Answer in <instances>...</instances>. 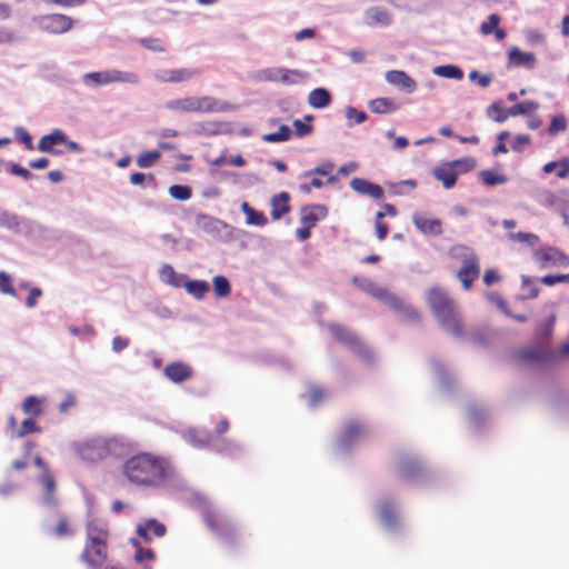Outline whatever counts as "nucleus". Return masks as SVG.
I'll list each match as a JSON object with an SVG mask.
<instances>
[{
    "label": "nucleus",
    "mask_w": 569,
    "mask_h": 569,
    "mask_svg": "<svg viewBox=\"0 0 569 569\" xmlns=\"http://www.w3.org/2000/svg\"><path fill=\"white\" fill-rule=\"evenodd\" d=\"M122 471L130 483L146 488L164 487L174 477L170 461L150 452L130 457L123 463Z\"/></svg>",
    "instance_id": "obj_1"
},
{
    "label": "nucleus",
    "mask_w": 569,
    "mask_h": 569,
    "mask_svg": "<svg viewBox=\"0 0 569 569\" xmlns=\"http://www.w3.org/2000/svg\"><path fill=\"white\" fill-rule=\"evenodd\" d=\"M110 531L107 525L91 520L86 526V539L79 561L87 569H101L109 558Z\"/></svg>",
    "instance_id": "obj_2"
},
{
    "label": "nucleus",
    "mask_w": 569,
    "mask_h": 569,
    "mask_svg": "<svg viewBox=\"0 0 569 569\" xmlns=\"http://www.w3.org/2000/svg\"><path fill=\"white\" fill-rule=\"evenodd\" d=\"M164 109L178 113H220L232 109L227 101L211 96H188L177 99H170L164 102Z\"/></svg>",
    "instance_id": "obj_3"
},
{
    "label": "nucleus",
    "mask_w": 569,
    "mask_h": 569,
    "mask_svg": "<svg viewBox=\"0 0 569 569\" xmlns=\"http://www.w3.org/2000/svg\"><path fill=\"white\" fill-rule=\"evenodd\" d=\"M0 227L29 240L51 241L58 239L57 231L7 210L1 212Z\"/></svg>",
    "instance_id": "obj_4"
},
{
    "label": "nucleus",
    "mask_w": 569,
    "mask_h": 569,
    "mask_svg": "<svg viewBox=\"0 0 569 569\" xmlns=\"http://www.w3.org/2000/svg\"><path fill=\"white\" fill-rule=\"evenodd\" d=\"M428 300L433 315L441 325L451 333L460 336L462 325L453 301L437 287L430 289Z\"/></svg>",
    "instance_id": "obj_5"
},
{
    "label": "nucleus",
    "mask_w": 569,
    "mask_h": 569,
    "mask_svg": "<svg viewBox=\"0 0 569 569\" xmlns=\"http://www.w3.org/2000/svg\"><path fill=\"white\" fill-rule=\"evenodd\" d=\"M32 21L42 32L54 36L67 33L74 27V20L63 13L39 14Z\"/></svg>",
    "instance_id": "obj_6"
},
{
    "label": "nucleus",
    "mask_w": 569,
    "mask_h": 569,
    "mask_svg": "<svg viewBox=\"0 0 569 569\" xmlns=\"http://www.w3.org/2000/svg\"><path fill=\"white\" fill-rule=\"evenodd\" d=\"M196 226L216 239L229 240L233 238L234 232H239L236 228L224 221L204 213H198L194 218Z\"/></svg>",
    "instance_id": "obj_7"
},
{
    "label": "nucleus",
    "mask_w": 569,
    "mask_h": 569,
    "mask_svg": "<svg viewBox=\"0 0 569 569\" xmlns=\"http://www.w3.org/2000/svg\"><path fill=\"white\" fill-rule=\"evenodd\" d=\"M113 440L107 438H94L80 445L78 451L82 460L96 462L106 459L111 455Z\"/></svg>",
    "instance_id": "obj_8"
},
{
    "label": "nucleus",
    "mask_w": 569,
    "mask_h": 569,
    "mask_svg": "<svg viewBox=\"0 0 569 569\" xmlns=\"http://www.w3.org/2000/svg\"><path fill=\"white\" fill-rule=\"evenodd\" d=\"M475 160L471 158L456 160L433 169L432 174L436 180L440 181L445 189H451L457 181L458 171L456 167H463V171H468L475 167Z\"/></svg>",
    "instance_id": "obj_9"
},
{
    "label": "nucleus",
    "mask_w": 569,
    "mask_h": 569,
    "mask_svg": "<svg viewBox=\"0 0 569 569\" xmlns=\"http://www.w3.org/2000/svg\"><path fill=\"white\" fill-rule=\"evenodd\" d=\"M366 292L368 295H371L379 300H381L385 305L389 306L390 308L400 311L405 313L409 319L411 320H419L420 316L419 313L412 309L410 306H407L405 301H402L400 298L391 295L386 290L385 288H373V287H363Z\"/></svg>",
    "instance_id": "obj_10"
},
{
    "label": "nucleus",
    "mask_w": 569,
    "mask_h": 569,
    "mask_svg": "<svg viewBox=\"0 0 569 569\" xmlns=\"http://www.w3.org/2000/svg\"><path fill=\"white\" fill-rule=\"evenodd\" d=\"M200 76L197 68L181 69H158L153 73V79L159 83H181L188 82Z\"/></svg>",
    "instance_id": "obj_11"
},
{
    "label": "nucleus",
    "mask_w": 569,
    "mask_h": 569,
    "mask_svg": "<svg viewBox=\"0 0 569 569\" xmlns=\"http://www.w3.org/2000/svg\"><path fill=\"white\" fill-rule=\"evenodd\" d=\"M203 521L211 531L228 541H230L236 535L232 523L214 510L209 509L204 511Z\"/></svg>",
    "instance_id": "obj_12"
},
{
    "label": "nucleus",
    "mask_w": 569,
    "mask_h": 569,
    "mask_svg": "<svg viewBox=\"0 0 569 569\" xmlns=\"http://www.w3.org/2000/svg\"><path fill=\"white\" fill-rule=\"evenodd\" d=\"M393 22L392 13L382 7H369L363 12V23L369 28H387Z\"/></svg>",
    "instance_id": "obj_13"
},
{
    "label": "nucleus",
    "mask_w": 569,
    "mask_h": 569,
    "mask_svg": "<svg viewBox=\"0 0 569 569\" xmlns=\"http://www.w3.org/2000/svg\"><path fill=\"white\" fill-rule=\"evenodd\" d=\"M385 78L389 84L407 93H412L417 89L416 81L411 77H409L405 71L390 70L386 72Z\"/></svg>",
    "instance_id": "obj_14"
},
{
    "label": "nucleus",
    "mask_w": 569,
    "mask_h": 569,
    "mask_svg": "<svg viewBox=\"0 0 569 569\" xmlns=\"http://www.w3.org/2000/svg\"><path fill=\"white\" fill-rule=\"evenodd\" d=\"M350 187L357 193L368 196L376 200L381 199L385 194L383 189L379 184L372 183L362 178H353L350 181Z\"/></svg>",
    "instance_id": "obj_15"
},
{
    "label": "nucleus",
    "mask_w": 569,
    "mask_h": 569,
    "mask_svg": "<svg viewBox=\"0 0 569 569\" xmlns=\"http://www.w3.org/2000/svg\"><path fill=\"white\" fill-rule=\"evenodd\" d=\"M44 532L53 538L62 539L73 535V529L69 518L63 513L57 515V523L54 526L44 523Z\"/></svg>",
    "instance_id": "obj_16"
},
{
    "label": "nucleus",
    "mask_w": 569,
    "mask_h": 569,
    "mask_svg": "<svg viewBox=\"0 0 569 569\" xmlns=\"http://www.w3.org/2000/svg\"><path fill=\"white\" fill-rule=\"evenodd\" d=\"M164 376L174 383H181L192 377V368L183 362H171L166 366Z\"/></svg>",
    "instance_id": "obj_17"
},
{
    "label": "nucleus",
    "mask_w": 569,
    "mask_h": 569,
    "mask_svg": "<svg viewBox=\"0 0 569 569\" xmlns=\"http://www.w3.org/2000/svg\"><path fill=\"white\" fill-rule=\"evenodd\" d=\"M328 210L322 204L306 206L300 211V221L303 226L313 228L318 221L327 217Z\"/></svg>",
    "instance_id": "obj_18"
},
{
    "label": "nucleus",
    "mask_w": 569,
    "mask_h": 569,
    "mask_svg": "<svg viewBox=\"0 0 569 569\" xmlns=\"http://www.w3.org/2000/svg\"><path fill=\"white\" fill-rule=\"evenodd\" d=\"M166 531V526L156 519L147 520L137 527L138 536L147 542L152 539V536L157 538L163 537Z\"/></svg>",
    "instance_id": "obj_19"
},
{
    "label": "nucleus",
    "mask_w": 569,
    "mask_h": 569,
    "mask_svg": "<svg viewBox=\"0 0 569 569\" xmlns=\"http://www.w3.org/2000/svg\"><path fill=\"white\" fill-rule=\"evenodd\" d=\"M159 272L166 284H208L204 280H189L184 274H178L170 264H163Z\"/></svg>",
    "instance_id": "obj_20"
},
{
    "label": "nucleus",
    "mask_w": 569,
    "mask_h": 569,
    "mask_svg": "<svg viewBox=\"0 0 569 569\" xmlns=\"http://www.w3.org/2000/svg\"><path fill=\"white\" fill-rule=\"evenodd\" d=\"M66 141V133L61 129H53L49 134L43 136L39 143L40 152L58 153L53 147Z\"/></svg>",
    "instance_id": "obj_21"
},
{
    "label": "nucleus",
    "mask_w": 569,
    "mask_h": 569,
    "mask_svg": "<svg viewBox=\"0 0 569 569\" xmlns=\"http://www.w3.org/2000/svg\"><path fill=\"white\" fill-rule=\"evenodd\" d=\"M183 438L196 448H204L211 442V432L202 428H190L184 432Z\"/></svg>",
    "instance_id": "obj_22"
},
{
    "label": "nucleus",
    "mask_w": 569,
    "mask_h": 569,
    "mask_svg": "<svg viewBox=\"0 0 569 569\" xmlns=\"http://www.w3.org/2000/svg\"><path fill=\"white\" fill-rule=\"evenodd\" d=\"M412 222L422 233L433 236L441 233V223L438 219H429L425 214L415 213Z\"/></svg>",
    "instance_id": "obj_23"
},
{
    "label": "nucleus",
    "mask_w": 569,
    "mask_h": 569,
    "mask_svg": "<svg viewBox=\"0 0 569 569\" xmlns=\"http://www.w3.org/2000/svg\"><path fill=\"white\" fill-rule=\"evenodd\" d=\"M479 264L475 257L468 258L463 261L462 267L458 271V279L461 284H471L479 276Z\"/></svg>",
    "instance_id": "obj_24"
},
{
    "label": "nucleus",
    "mask_w": 569,
    "mask_h": 569,
    "mask_svg": "<svg viewBox=\"0 0 569 569\" xmlns=\"http://www.w3.org/2000/svg\"><path fill=\"white\" fill-rule=\"evenodd\" d=\"M538 259L541 262L550 263L553 266H568L569 257H567L563 252L559 251L556 248H546L537 253Z\"/></svg>",
    "instance_id": "obj_25"
},
{
    "label": "nucleus",
    "mask_w": 569,
    "mask_h": 569,
    "mask_svg": "<svg viewBox=\"0 0 569 569\" xmlns=\"http://www.w3.org/2000/svg\"><path fill=\"white\" fill-rule=\"evenodd\" d=\"M328 330L331 332L333 338L338 340L339 342L347 345L349 347H357L359 345V338L349 331L347 328L340 326V325H329Z\"/></svg>",
    "instance_id": "obj_26"
},
{
    "label": "nucleus",
    "mask_w": 569,
    "mask_h": 569,
    "mask_svg": "<svg viewBox=\"0 0 569 569\" xmlns=\"http://www.w3.org/2000/svg\"><path fill=\"white\" fill-rule=\"evenodd\" d=\"M82 82L87 87H106L111 84V70L88 72L82 76Z\"/></svg>",
    "instance_id": "obj_27"
},
{
    "label": "nucleus",
    "mask_w": 569,
    "mask_h": 569,
    "mask_svg": "<svg viewBox=\"0 0 569 569\" xmlns=\"http://www.w3.org/2000/svg\"><path fill=\"white\" fill-rule=\"evenodd\" d=\"M46 398L37 396H27L21 405V410L30 417H40L43 415V405Z\"/></svg>",
    "instance_id": "obj_28"
},
{
    "label": "nucleus",
    "mask_w": 569,
    "mask_h": 569,
    "mask_svg": "<svg viewBox=\"0 0 569 569\" xmlns=\"http://www.w3.org/2000/svg\"><path fill=\"white\" fill-rule=\"evenodd\" d=\"M508 57L510 62L518 67H527L528 69H532L536 64L535 53L520 51L516 47L509 50Z\"/></svg>",
    "instance_id": "obj_29"
},
{
    "label": "nucleus",
    "mask_w": 569,
    "mask_h": 569,
    "mask_svg": "<svg viewBox=\"0 0 569 569\" xmlns=\"http://www.w3.org/2000/svg\"><path fill=\"white\" fill-rule=\"evenodd\" d=\"M40 483L43 486V502L48 506L54 505L57 499L54 496L56 480L51 472L42 473L39 477Z\"/></svg>",
    "instance_id": "obj_30"
},
{
    "label": "nucleus",
    "mask_w": 569,
    "mask_h": 569,
    "mask_svg": "<svg viewBox=\"0 0 569 569\" xmlns=\"http://www.w3.org/2000/svg\"><path fill=\"white\" fill-rule=\"evenodd\" d=\"M289 194L287 192H280L279 194L271 198V218L279 220L284 213L289 212L290 207L288 204Z\"/></svg>",
    "instance_id": "obj_31"
},
{
    "label": "nucleus",
    "mask_w": 569,
    "mask_h": 569,
    "mask_svg": "<svg viewBox=\"0 0 569 569\" xmlns=\"http://www.w3.org/2000/svg\"><path fill=\"white\" fill-rule=\"evenodd\" d=\"M308 77L307 72H303L298 69H287L280 67L279 81L278 83H282L286 86H295L302 82Z\"/></svg>",
    "instance_id": "obj_32"
},
{
    "label": "nucleus",
    "mask_w": 569,
    "mask_h": 569,
    "mask_svg": "<svg viewBox=\"0 0 569 569\" xmlns=\"http://www.w3.org/2000/svg\"><path fill=\"white\" fill-rule=\"evenodd\" d=\"M111 70V84L113 83H122L130 86H138L141 82V78L137 72L126 71L120 69H110Z\"/></svg>",
    "instance_id": "obj_33"
},
{
    "label": "nucleus",
    "mask_w": 569,
    "mask_h": 569,
    "mask_svg": "<svg viewBox=\"0 0 569 569\" xmlns=\"http://www.w3.org/2000/svg\"><path fill=\"white\" fill-rule=\"evenodd\" d=\"M331 102V94L327 89H313L308 96V103L315 109H323Z\"/></svg>",
    "instance_id": "obj_34"
},
{
    "label": "nucleus",
    "mask_w": 569,
    "mask_h": 569,
    "mask_svg": "<svg viewBox=\"0 0 569 569\" xmlns=\"http://www.w3.org/2000/svg\"><path fill=\"white\" fill-rule=\"evenodd\" d=\"M542 171L547 174L555 173L559 179H566L569 177V158L548 162L543 164Z\"/></svg>",
    "instance_id": "obj_35"
},
{
    "label": "nucleus",
    "mask_w": 569,
    "mask_h": 569,
    "mask_svg": "<svg viewBox=\"0 0 569 569\" xmlns=\"http://www.w3.org/2000/svg\"><path fill=\"white\" fill-rule=\"evenodd\" d=\"M399 106L389 98H376L369 101V109L377 114L390 113L398 110Z\"/></svg>",
    "instance_id": "obj_36"
},
{
    "label": "nucleus",
    "mask_w": 569,
    "mask_h": 569,
    "mask_svg": "<svg viewBox=\"0 0 569 569\" xmlns=\"http://www.w3.org/2000/svg\"><path fill=\"white\" fill-rule=\"evenodd\" d=\"M241 211L246 214V223L249 226L263 227L268 223L267 217L251 208L248 202L241 203Z\"/></svg>",
    "instance_id": "obj_37"
},
{
    "label": "nucleus",
    "mask_w": 569,
    "mask_h": 569,
    "mask_svg": "<svg viewBox=\"0 0 569 569\" xmlns=\"http://www.w3.org/2000/svg\"><path fill=\"white\" fill-rule=\"evenodd\" d=\"M280 67H272L252 71L249 78L256 82H278Z\"/></svg>",
    "instance_id": "obj_38"
},
{
    "label": "nucleus",
    "mask_w": 569,
    "mask_h": 569,
    "mask_svg": "<svg viewBox=\"0 0 569 569\" xmlns=\"http://www.w3.org/2000/svg\"><path fill=\"white\" fill-rule=\"evenodd\" d=\"M421 470L420 463L415 459H403L398 466L399 477L408 480L417 476Z\"/></svg>",
    "instance_id": "obj_39"
},
{
    "label": "nucleus",
    "mask_w": 569,
    "mask_h": 569,
    "mask_svg": "<svg viewBox=\"0 0 569 569\" xmlns=\"http://www.w3.org/2000/svg\"><path fill=\"white\" fill-rule=\"evenodd\" d=\"M335 169V163L330 160H327V161H323L321 163H319L318 166H316L312 170H308L306 172H303V177L306 178H309L313 174H318V176H328V183H333L336 182V177L331 176V172L333 171Z\"/></svg>",
    "instance_id": "obj_40"
},
{
    "label": "nucleus",
    "mask_w": 569,
    "mask_h": 569,
    "mask_svg": "<svg viewBox=\"0 0 569 569\" xmlns=\"http://www.w3.org/2000/svg\"><path fill=\"white\" fill-rule=\"evenodd\" d=\"M432 72L438 77L447 79L461 80L463 78V71L461 68L455 64L437 66L433 68Z\"/></svg>",
    "instance_id": "obj_41"
},
{
    "label": "nucleus",
    "mask_w": 569,
    "mask_h": 569,
    "mask_svg": "<svg viewBox=\"0 0 569 569\" xmlns=\"http://www.w3.org/2000/svg\"><path fill=\"white\" fill-rule=\"evenodd\" d=\"M539 109V103L536 101H523L513 104L511 108L508 109V113L511 114V117H517L521 114H532Z\"/></svg>",
    "instance_id": "obj_42"
},
{
    "label": "nucleus",
    "mask_w": 569,
    "mask_h": 569,
    "mask_svg": "<svg viewBox=\"0 0 569 569\" xmlns=\"http://www.w3.org/2000/svg\"><path fill=\"white\" fill-rule=\"evenodd\" d=\"M365 428L358 421H350L346 423L343 431H342V441L345 443H350L353 440H356Z\"/></svg>",
    "instance_id": "obj_43"
},
{
    "label": "nucleus",
    "mask_w": 569,
    "mask_h": 569,
    "mask_svg": "<svg viewBox=\"0 0 569 569\" xmlns=\"http://www.w3.org/2000/svg\"><path fill=\"white\" fill-rule=\"evenodd\" d=\"M291 137V129L282 124L279 127L277 132L266 133L261 137L262 141L269 142V143H278V142H284L288 141Z\"/></svg>",
    "instance_id": "obj_44"
},
{
    "label": "nucleus",
    "mask_w": 569,
    "mask_h": 569,
    "mask_svg": "<svg viewBox=\"0 0 569 569\" xmlns=\"http://www.w3.org/2000/svg\"><path fill=\"white\" fill-rule=\"evenodd\" d=\"M160 158L161 153L158 150L146 151L137 157L136 162L139 168L147 169L153 167Z\"/></svg>",
    "instance_id": "obj_45"
},
{
    "label": "nucleus",
    "mask_w": 569,
    "mask_h": 569,
    "mask_svg": "<svg viewBox=\"0 0 569 569\" xmlns=\"http://www.w3.org/2000/svg\"><path fill=\"white\" fill-rule=\"evenodd\" d=\"M42 428L32 418L24 419L16 430V438H23L30 433H41Z\"/></svg>",
    "instance_id": "obj_46"
},
{
    "label": "nucleus",
    "mask_w": 569,
    "mask_h": 569,
    "mask_svg": "<svg viewBox=\"0 0 569 569\" xmlns=\"http://www.w3.org/2000/svg\"><path fill=\"white\" fill-rule=\"evenodd\" d=\"M479 177L487 186L503 184L508 181V178L505 174L497 173L492 170H482L479 172Z\"/></svg>",
    "instance_id": "obj_47"
},
{
    "label": "nucleus",
    "mask_w": 569,
    "mask_h": 569,
    "mask_svg": "<svg viewBox=\"0 0 569 569\" xmlns=\"http://www.w3.org/2000/svg\"><path fill=\"white\" fill-rule=\"evenodd\" d=\"M487 116L498 123H502L511 117V114L508 113V110H505L499 102H493L488 107Z\"/></svg>",
    "instance_id": "obj_48"
},
{
    "label": "nucleus",
    "mask_w": 569,
    "mask_h": 569,
    "mask_svg": "<svg viewBox=\"0 0 569 569\" xmlns=\"http://www.w3.org/2000/svg\"><path fill=\"white\" fill-rule=\"evenodd\" d=\"M380 516H381L382 522L386 526L393 527L397 525V513L390 502H383L380 506Z\"/></svg>",
    "instance_id": "obj_49"
},
{
    "label": "nucleus",
    "mask_w": 569,
    "mask_h": 569,
    "mask_svg": "<svg viewBox=\"0 0 569 569\" xmlns=\"http://www.w3.org/2000/svg\"><path fill=\"white\" fill-rule=\"evenodd\" d=\"M346 118L348 120L347 126L352 127L353 124H360L367 120V113L357 110L355 107L348 106L345 109Z\"/></svg>",
    "instance_id": "obj_50"
},
{
    "label": "nucleus",
    "mask_w": 569,
    "mask_h": 569,
    "mask_svg": "<svg viewBox=\"0 0 569 569\" xmlns=\"http://www.w3.org/2000/svg\"><path fill=\"white\" fill-rule=\"evenodd\" d=\"M169 194L180 201H187L192 196V190L189 186L173 184L168 190Z\"/></svg>",
    "instance_id": "obj_51"
},
{
    "label": "nucleus",
    "mask_w": 569,
    "mask_h": 569,
    "mask_svg": "<svg viewBox=\"0 0 569 569\" xmlns=\"http://www.w3.org/2000/svg\"><path fill=\"white\" fill-rule=\"evenodd\" d=\"M425 0H388L396 9L403 11H418Z\"/></svg>",
    "instance_id": "obj_52"
},
{
    "label": "nucleus",
    "mask_w": 569,
    "mask_h": 569,
    "mask_svg": "<svg viewBox=\"0 0 569 569\" xmlns=\"http://www.w3.org/2000/svg\"><path fill=\"white\" fill-rule=\"evenodd\" d=\"M519 357L525 362H539L546 359L547 353L541 349H526L519 353Z\"/></svg>",
    "instance_id": "obj_53"
},
{
    "label": "nucleus",
    "mask_w": 569,
    "mask_h": 569,
    "mask_svg": "<svg viewBox=\"0 0 569 569\" xmlns=\"http://www.w3.org/2000/svg\"><path fill=\"white\" fill-rule=\"evenodd\" d=\"M567 129V119L563 114L556 116L551 118L550 126L548 128V133L550 136H556L559 132H563Z\"/></svg>",
    "instance_id": "obj_54"
},
{
    "label": "nucleus",
    "mask_w": 569,
    "mask_h": 569,
    "mask_svg": "<svg viewBox=\"0 0 569 569\" xmlns=\"http://www.w3.org/2000/svg\"><path fill=\"white\" fill-rule=\"evenodd\" d=\"M500 20L501 19L498 14H490L488 17V20L480 26V32L485 36L492 33L495 29L499 26Z\"/></svg>",
    "instance_id": "obj_55"
},
{
    "label": "nucleus",
    "mask_w": 569,
    "mask_h": 569,
    "mask_svg": "<svg viewBox=\"0 0 569 569\" xmlns=\"http://www.w3.org/2000/svg\"><path fill=\"white\" fill-rule=\"evenodd\" d=\"M538 202L546 208H553L558 199L556 194L550 190H542L538 196Z\"/></svg>",
    "instance_id": "obj_56"
},
{
    "label": "nucleus",
    "mask_w": 569,
    "mask_h": 569,
    "mask_svg": "<svg viewBox=\"0 0 569 569\" xmlns=\"http://www.w3.org/2000/svg\"><path fill=\"white\" fill-rule=\"evenodd\" d=\"M509 238L511 240L520 241V242H527L529 246L533 247L539 241V237L535 233H527V232H517V233H510Z\"/></svg>",
    "instance_id": "obj_57"
},
{
    "label": "nucleus",
    "mask_w": 569,
    "mask_h": 569,
    "mask_svg": "<svg viewBox=\"0 0 569 569\" xmlns=\"http://www.w3.org/2000/svg\"><path fill=\"white\" fill-rule=\"evenodd\" d=\"M16 139L22 142L28 150H33V142L31 136L27 132V130L22 127L14 128Z\"/></svg>",
    "instance_id": "obj_58"
},
{
    "label": "nucleus",
    "mask_w": 569,
    "mask_h": 569,
    "mask_svg": "<svg viewBox=\"0 0 569 569\" xmlns=\"http://www.w3.org/2000/svg\"><path fill=\"white\" fill-rule=\"evenodd\" d=\"M471 81H476L481 88H487L492 82L491 74H481L477 70H471L468 74Z\"/></svg>",
    "instance_id": "obj_59"
},
{
    "label": "nucleus",
    "mask_w": 569,
    "mask_h": 569,
    "mask_svg": "<svg viewBox=\"0 0 569 569\" xmlns=\"http://www.w3.org/2000/svg\"><path fill=\"white\" fill-rule=\"evenodd\" d=\"M141 46L153 51V52H162L164 51V47L159 39L156 38H143L140 40Z\"/></svg>",
    "instance_id": "obj_60"
},
{
    "label": "nucleus",
    "mask_w": 569,
    "mask_h": 569,
    "mask_svg": "<svg viewBox=\"0 0 569 569\" xmlns=\"http://www.w3.org/2000/svg\"><path fill=\"white\" fill-rule=\"evenodd\" d=\"M77 405V397L72 392H67L63 400L59 405V411L61 413L68 412L71 408Z\"/></svg>",
    "instance_id": "obj_61"
},
{
    "label": "nucleus",
    "mask_w": 569,
    "mask_h": 569,
    "mask_svg": "<svg viewBox=\"0 0 569 569\" xmlns=\"http://www.w3.org/2000/svg\"><path fill=\"white\" fill-rule=\"evenodd\" d=\"M525 36L526 40L532 46L542 44L545 42V34L540 30H528L526 31Z\"/></svg>",
    "instance_id": "obj_62"
},
{
    "label": "nucleus",
    "mask_w": 569,
    "mask_h": 569,
    "mask_svg": "<svg viewBox=\"0 0 569 569\" xmlns=\"http://www.w3.org/2000/svg\"><path fill=\"white\" fill-rule=\"evenodd\" d=\"M9 172L14 176H19L24 180L32 179L34 176L26 168L21 167L18 163L9 164Z\"/></svg>",
    "instance_id": "obj_63"
},
{
    "label": "nucleus",
    "mask_w": 569,
    "mask_h": 569,
    "mask_svg": "<svg viewBox=\"0 0 569 569\" xmlns=\"http://www.w3.org/2000/svg\"><path fill=\"white\" fill-rule=\"evenodd\" d=\"M293 128L297 137L302 138L312 131V127L303 121L297 119L293 121Z\"/></svg>",
    "instance_id": "obj_64"
}]
</instances>
